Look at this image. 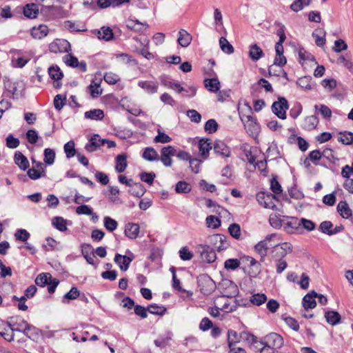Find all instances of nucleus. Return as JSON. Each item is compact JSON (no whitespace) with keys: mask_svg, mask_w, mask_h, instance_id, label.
Listing matches in <instances>:
<instances>
[{"mask_svg":"<svg viewBox=\"0 0 353 353\" xmlns=\"http://www.w3.org/2000/svg\"><path fill=\"white\" fill-rule=\"evenodd\" d=\"M198 285L204 295L211 294L216 289L215 282L207 274L199 276Z\"/></svg>","mask_w":353,"mask_h":353,"instance_id":"nucleus-1","label":"nucleus"},{"mask_svg":"<svg viewBox=\"0 0 353 353\" xmlns=\"http://www.w3.org/2000/svg\"><path fill=\"white\" fill-rule=\"evenodd\" d=\"M289 105L285 97H279L278 101H274L272 105V111L281 119H286V110H288Z\"/></svg>","mask_w":353,"mask_h":353,"instance_id":"nucleus-2","label":"nucleus"},{"mask_svg":"<svg viewBox=\"0 0 353 353\" xmlns=\"http://www.w3.org/2000/svg\"><path fill=\"white\" fill-rule=\"evenodd\" d=\"M196 252L200 254L201 259L208 263H213L216 259V254L214 250L207 245H198Z\"/></svg>","mask_w":353,"mask_h":353,"instance_id":"nucleus-3","label":"nucleus"},{"mask_svg":"<svg viewBox=\"0 0 353 353\" xmlns=\"http://www.w3.org/2000/svg\"><path fill=\"white\" fill-rule=\"evenodd\" d=\"M70 43L65 39H57L50 43L49 50L53 53H64L70 50Z\"/></svg>","mask_w":353,"mask_h":353,"instance_id":"nucleus-4","label":"nucleus"},{"mask_svg":"<svg viewBox=\"0 0 353 353\" xmlns=\"http://www.w3.org/2000/svg\"><path fill=\"white\" fill-rule=\"evenodd\" d=\"M276 199V195H274L272 193L265 194L263 192H261L256 194L257 201L265 208L274 210L276 206L272 201V199Z\"/></svg>","mask_w":353,"mask_h":353,"instance_id":"nucleus-5","label":"nucleus"},{"mask_svg":"<svg viewBox=\"0 0 353 353\" xmlns=\"http://www.w3.org/2000/svg\"><path fill=\"white\" fill-rule=\"evenodd\" d=\"M175 148L172 145H168L161 149L159 159L165 166L170 167L172 165V157L175 156Z\"/></svg>","mask_w":353,"mask_h":353,"instance_id":"nucleus-6","label":"nucleus"},{"mask_svg":"<svg viewBox=\"0 0 353 353\" xmlns=\"http://www.w3.org/2000/svg\"><path fill=\"white\" fill-rule=\"evenodd\" d=\"M127 252L129 254V256L121 255L120 254H116L114 256V261L122 271H126L128 269L130 263L134 259L132 252L130 250H128Z\"/></svg>","mask_w":353,"mask_h":353,"instance_id":"nucleus-7","label":"nucleus"},{"mask_svg":"<svg viewBox=\"0 0 353 353\" xmlns=\"http://www.w3.org/2000/svg\"><path fill=\"white\" fill-rule=\"evenodd\" d=\"M105 144L104 139H101L99 134H94L85 144V149L88 152H93L99 150Z\"/></svg>","mask_w":353,"mask_h":353,"instance_id":"nucleus-8","label":"nucleus"},{"mask_svg":"<svg viewBox=\"0 0 353 353\" xmlns=\"http://www.w3.org/2000/svg\"><path fill=\"white\" fill-rule=\"evenodd\" d=\"M242 259L248 263L250 268L248 272V275L252 278L256 277L261 272V265L260 263H259L254 258L249 256H244Z\"/></svg>","mask_w":353,"mask_h":353,"instance_id":"nucleus-9","label":"nucleus"},{"mask_svg":"<svg viewBox=\"0 0 353 353\" xmlns=\"http://www.w3.org/2000/svg\"><path fill=\"white\" fill-rule=\"evenodd\" d=\"M8 323L14 330V332H23L28 323L21 316H14L9 318Z\"/></svg>","mask_w":353,"mask_h":353,"instance_id":"nucleus-10","label":"nucleus"},{"mask_svg":"<svg viewBox=\"0 0 353 353\" xmlns=\"http://www.w3.org/2000/svg\"><path fill=\"white\" fill-rule=\"evenodd\" d=\"M276 236V234H271L268 235L264 240L261 241L254 246L255 251L258 252L261 256V257L265 256L267 255L268 250L273 246V245H268L267 241H270L272 238Z\"/></svg>","mask_w":353,"mask_h":353,"instance_id":"nucleus-11","label":"nucleus"},{"mask_svg":"<svg viewBox=\"0 0 353 353\" xmlns=\"http://www.w3.org/2000/svg\"><path fill=\"white\" fill-rule=\"evenodd\" d=\"M265 340V344L274 350L281 348L283 345V338L276 333H270L266 336Z\"/></svg>","mask_w":353,"mask_h":353,"instance_id":"nucleus-12","label":"nucleus"},{"mask_svg":"<svg viewBox=\"0 0 353 353\" xmlns=\"http://www.w3.org/2000/svg\"><path fill=\"white\" fill-rule=\"evenodd\" d=\"M126 28L136 32L143 33L146 30L149 26L146 23H141L139 20L129 19L126 21Z\"/></svg>","mask_w":353,"mask_h":353,"instance_id":"nucleus-13","label":"nucleus"},{"mask_svg":"<svg viewBox=\"0 0 353 353\" xmlns=\"http://www.w3.org/2000/svg\"><path fill=\"white\" fill-rule=\"evenodd\" d=\"M316 296L317 293L312 290L303 296L302 304L305 310L313 309L316 306V302L314 299Z\"/></svg>","mask_w":353,"mask_h":353,"instance_id":"nucleus-14","label":"nucleus"},{"mask_svg":"<svg viewBox=\"0 0 353 353\" xmlns=\"http://www.w3.org/2000/svg\"><path fill=\"white\" fill-rule=\"evenodd\" d=\"M138 85L150 94L157 93L159 88V83L154 81H140Z\"/></svg>","mask_w":353,"mask_h":353,"instance_id":"nucleus-15","label":"nucleus"},{"mask_svg":"<svg viewBox=\"0 0 353 353\" xmlns=\"http://www.w3.org/2000/svg\"><path fill=\"white\" fill-rule=\"evenodd\" d=\"M49 32L48 27L43 24L34 26L31 29V35L37 39H41L46 37Z\"/></svg>","mask_w":353,"mask_h":353,"instance_id":"nucleus-16","label":"nucleus"},{"mask_svg":"<svg viewBox=\"0 0 353 353\" xmlns=\"http://www.w3.org/2000/svg\"><path fill=\"white\" fill-rule=\"evenodd\" d=\"M213 149L216 154H220L223 157H228L230 155V148L222 141H215Z\"/></svg>","mask_w":353,"mask_h":353,"instance_id":"nucleus-17","label":"nucleus"},{"mask_svg":"<svg viewBox=\"0 0 353 353\" xmlns=\"http://www.w3.org/2000/svg\"><path fill=\"white\" fill-rule=\"evenodd\" d=\"M177 42L183 48H187L192 40V35L184 29H181L178 33Z\"/></svg>","mask_w":353,"mask_h":353,"instance_id":"nucleus-18","label":"nucleus"},{"mask_svg":"<svg viewBox=\"0 0 353 353\" xmlns=\"http://www.w3.org/2000/svg\"><path fill=\"white\" fill-rule=\"evenodd\" d=\"M248 55L252 61H256L264 56V52L256 43H252L249 46Z\"/></svg>","mask_w":353,"mask_h":353,"instance_id":"nucleus-19","label":"nucleus"},{"mask_svg":"<svg viewBox=\"0 0 353 353\" xmlns=\"http://www.w3.org/2000/svg\"><path fill=\"white\" fill-rule=\"evenodd\" d=\"M215 247L218 251H222L227 249L229 246V242L227 237L221 234H216L213 236Z\"/></svg>","mask_w":353,"mask_h":353,"instance_id":"nucleus-20","label":"nucleus"},{"mask_svg":"<svg viewBox=\"0 0 353 353\" xmlns=\"http://www.w3.org/2000/svg\"><path fill=\"white\" fill-rule=\"evenodd\" d=\"M124 233L127 237L135 239L139 233V225L137 223H128L125 226Z\"/></svg>","mask_w":353,"mask_h":353,"instance_id":"nucleus-21","label":"nucleus"},{"mask_svg":"<svg viewBox=\"0 0 353 353\" xmlns=\"http://www.w3.org/2000/svg\"><path fill=\"white\" fill-rule=\"evenodd\" d=\"M14 163L22 170H26L30 165L29 161L26 156L20 151H17L14 156Z\"/></svg>","mask_w":353,"mask_h":353,"instance_id":"nucleus-22","label":"nucleus"},{"mask_svg":"<svg viewBox=\"0 0 353 353\" xmlns=\"http://www.w3.org/2000/svg\"><path fill=\"white\" fill-rule=\"evenodd\" d=\"M319 123V119L315 115L306 117L302 123V128L305 130H312L315 129Z\"/></svg>","mask_w":353,"mask_h":353,"instance_id":"nucleus-23","label":"nucleus"},{"mask_svg":"<svg viewBox=\"0 0 353 353\" xmlns=\"http://www.w3.org/2000/svg\"><path fill=\"white\" fill-rule=\"evenodd\" d=\"M41 331L36 327L28 323L27 326L23 331V334L32 341H37Z\"/></svg>","mask_w":353,"mask_h":353,"instance_id":"nucleus-24","label":"nucleus"},{"mask_svg":"<svg viewBox=\"0 0 353 353\" xmlns=\"http://www.w3.org/2000/svg\"><path fill=\"white\" fill-rule=\"evenodd\" d=\"M198 148L201 156L206 159L209 156V151L212 149L211 143L208 139H201L198 143Z\"/></svg>","mask_w":353,"mask_h":353,"instance_id":"nucleus-25","label":"nucleus"},{"mask_svg":"<svg viewBox=\"0 0 353 353\" xmlns=\"http://www.w3.org/2000/svg\"><path fill=\"white\" fill-rule=\"evenodd\" d=\"M146 190L141 183H132L128 192L135 197L140 198L145 194Z\"/></svg>","mask_w":353,"mask_h":353,"instance_id":"nucleus-26","label":"nucleus"},{"mask_svg":"<svg viewBox=\"0 0 353 353\" xmlns=\"http://www.w3.org/2000/svg\"><path fill=\"white\" fill-rule=\"evenodd\" d=\"M142 157L148 161H154L159 159L158 152L152 147H147L144 148L142 153Z\"/></svg>","mask_w":353,"mask_h":353,"instance_id":"nucleus-27","label":"nucleus"},{"mask_svg":"<svg viewBox=\"0 0 353 353\" xmlns=\"http://www.w3.org/2000/svg\"><path fill=\"white\" fill-rule=\"evenodd\" d=\"M0 335L6 341H12L14 340V330L10 325L0 324Z\"/></svg>","mask_w":353,"mask_h":353,"instance_id":"nucleus-28","label":"nucleus"},{"mask_svg":"<svg viewBox=\"0 0 353 353\" xmlns=\"http://www.w3.org/2000/svg\"><path fill=\"white\" fill-rule=\"evenodd\" d=\"M259 87L264 88L266 92H273L272 85L266 79L261 78L258 81L256 84H254L251 86V94H254V93L256 92Z\"/></svg>","mask_w":353,"mask_h":353,"instance_id":"nucleus-29","label":"nucleus"},{"mask_svg":"<svg viewBox=\"0 0 353 353\" xmlns=\"http://www.w3.org/2000/svg\"><path fill=\"white\" fill-rule=\"evenodd\" d=\"M39 13V8L36 3L27 4L23 8V14L30 19H34Z\"/></svg>","mask_w":353,"mask_h":353,"instance_id":"nucleus-30","label":"nucleus"},{"mask_svg":"<svg viewBox=\"0 0 353 353\" xmlns=\"http://www.w3.org/2000/svg\"><path fill=\"white\" fill-rule=\"evenodd\" d=\"M97 37L99 39L109 41L114 38V34L110 27L103 26L101 30L97 31Z\"/></svg>","mask_w":353,"mask_h":353,"instance_id":"nucleus-31","label":"nucleus"},{"mask_svg":"<svg viewBox=\"0 0 353 353\" xmlns=\"http://www.w3.org/2000/svg\"><path fill=\"white\" fill-rule=\"evenodd\" d=\"M204 85L211 92H216L220 89V82L217 78L205 79Z\"/></svg>","mask_w":353,"mask_h":353,"instance_id":"nucleus-32","label":"nucleus"},{"mask_svg":"<svg viewBox=\"0 0 353 353\" xmlns=\"http://www.w3.org/2000/svg\"><path fill=\"white\" fill-rule=\"evenodd\" d=\"M337 210L344 219H348L352 216V210L345 201H341L337 205Z\"/></svg>","mask_w":353,"mask_h":353,"instance_id":"nucleus-33","label":"nucleus"},{"mask_svg":"<svg viewBox=\"0 0 353 353\" xmlns=\"http://www.w3.org/2000/svg\"><path fill=\"white\" fill-rule=\"evenodd\" d=\"M312 78L310 76H304L298 79L296 84L302 89L310 90L313 89Z\"/></svg>","mask_w":353,"mask_h":353,"instance_id":"nucleus-34","label":"nucleus"},{"mask_svg":"<svg viewBox=\"0 0 353 353\" xmlns=\"http://www.w3.org/2000/svg\"><path fill=\"white\" fill-rule=\"evenodd\" d=\"M325 318L329 324L335 325L340 322L341 317L337 312L328 311L325 313Z\"/></svg>","mask_w":353,"mask_h":353,"instance_id":"nucleus-35","label":"nucleus"},{"mask_svg":"<svg viewBox=\"0 0 353 353\" xmlns=\"http://www.w3.org/2000/svg\"><path fill=\"white\" fill-rule=\"evenodd\" d=\"M301 226V219L296 217H291L290 220L285 224V230L289 233H292L294 230H299Z\"/></svg>","mask_w":353,"mask_h":353,"instance_id":"nucleus-36","label":"nucleus"},{"mask_svg":"<svg viewBox=\"0 0 353 353\" xmlns=\"http://www.w3.org/2000/svg\"><path fill=\"white\" fill-rule=\"evenodd\" d=\"M127 165V157L125 154H119L116 157L115 170L118 172H124Z\"/></svg>","mask_w":353,"mask_h":353,"instance_id":"nucleus-37","label":"nucleus"},{"mask_svg":"<svg viewBox=\"0 0 353 353\" xmlns=\"http://www.w3.org/2000/svg\"><path fill=\"white\" fill-rule=\"evenodd\" d=\"M85 118L91 120H102L104 117L103 111L100 109H94L87 111L84 114Z\"/></svg>","mask_w":353,"mask_h":353,"instance_id":"nucleus-38","label":"nucleus"},{"mask_svg":"<svg viewBox=\"0 0 353 353\" xmlns=\"http://www.w3.org/2000/svg\"><path fill=\"white\" fill-rule=\"evenodd\" d=\"M338 141L341 142L344 145H351L353 143V132L344 131L339 132Z\"/></svg>","mask_w":353,"mask_h":353,"instance_id":"nucleus-39","label":"nucleus"},{"mask_svg":"<svg viewBox=\"0 0 353 353\" xmlns=\"http://www.w3.org/2000/svg\"><path fill=\"white\" fill-rule=\"evenodd\" d=\"M52 225L61 232L67 230L66 220L61 216H55L52 220Z\"/></svg>","mask_w":353,"mask_h":353,"instance_id":"nucleus-40","label":"nucleus"},{"mask_svg":"<svg viewBox=\"0 0 353 353\" xmlns=\"http://www.w3.org/2000/svg\"><path fill=\"white\" fill-rule=\"evenodd\" d=\"M275 51L276 57L274 60V65L282 67L285 65L287 62L286 58L283 55V48H275Z\"/></svg>","mask_w":353,"mask_h":353,"instance_id":"nucleus-41","label":"nucleus"},{"mask_svg":"<svg viewBox=\"0 0 353 353\" xmlns=\"http://www.w3.org/2000/svg\"><path fill=\"white\" fill-rule=\"evenodd\" d=\"M148 310L150 314L163 316L165 314L167 308L165 306L153 303L148 305Z\"/></svg>","mask_w":353,"mask_h":353,"instance_id":"nucleus-42","label":"nucleus"},{"mask_svg":"<svg viewBox=\"0 0 353 353\" xmlns=\"http://www.w3.org/2000/svg\"><path fill=\"white\" fill-rule=\"evenodd\" d=\"M240 341H241V339L239 337V334L232 330H228V342L229 347L236 346V344Z\"/></svg>","mask_w":353,"mask_h":353,"instance_id":"nucleus-43","label":"nucleus"},{"mask_svg":"<svg viewBox=\"0 0 353 353\" xmlns=\"http://www.w3.org/2000/svg\"><path fill=\"white\" fill-rule=\"evenodd\" d=\"M277 251L276 256L283 258L288 253L292 251V246L290 243H283L279 248H276Z\"/></svg>","mask_w":353,"mask_h":353,"instance_id":"nucleus-44","label":"nucleus"},{"mask_svg":"<svg viewBox=\"0 0 353 353\" xmlns=\"http://www.w3.org/2000/svg\"><path fill=\"white\" fill-rule=\"evenodd\" d=\"M48 74L52 79L59 81L63 77V72L57 65H52L48 68Z\"/></svg>","mask_w":353,"mask_h":353,"instance_id":"nucleus-45","label":"nucleus"},{"mask_svg":"<svg viewBox=\"0 0 353 353\" xmlns=\"http://www.w3.org/2000/svg\"><path fill=\"white\" fill-rule=\"evenodd\" d=\"M64 152L65 153V155H66V157L68 159H70L73 157H74L75 155H77V152H76V150H75V143L74 142V141L71 140L68 142H67L65 145H64Z\"/></svg>","mask_w":353,"mask_h":353,"instance_id":"nucleus-46","label":"nucleus"},{"mask_svg":"<svg viewBox=\"0 0 353 353\" xmlns=\"http://www.w3.org/2000/svg\"><path fill=\"white\" fill-rule=\"evenodd\" d=\"M219 45L221 50L228 54H232L234 51L233 46L223 37L220 38Z\"/></svg>","mask_w":353,"mask_h":353,"instance_id":"nucleus-47","label":"nucleus"},{"mask_svg":"<svg viewBox=\"0 0 353 353\" xmlns=\"http://www.w3.org/2000/svg\"><path fill=\"white\" fill-rule=\"evenodd\" d=\"M52 278V275L50 273H41L39 274L35 279V283L41 287H44L48 283V281Z\"/></svg>","mask_w":353,"mask_h":353,"instance_id":"nucleus-48","label":"nucleus"},{"mask_svg":"<svg viewBox=\"0 0 353 353\" xmlns=\"http://www.w3.org/2000/svg\"><path fill=\"white\" fill-rule=\"evenodd\" d=\"M80 295V292L76 287H72L70 290L65 294V295L63 297L62 302L65 303H68V301L67 300H74Z\"/></svg>","mask_w":353,"mask_h":353,"instance_id":"nucleus-49","label":"nucleus"},{"mask_svg":"<svg viewBox=\"0 0 353 353\" xmlns=\"http://www.w3.org/2000/svg\"><path fill=\"white\" fill-rule=\"evenodd\" d=\"M295 139H296L297 140V145L299 146V148L303 152L306 151L309 146V144L307 142V141L305 140L301 137H296L295 135H291L290 137L289 138V141L290 143H292L293 140H294Z\"/></svg>","mask_w":353,"mask_h":353,"instance_id":"nucleus-50","label":"nucleus"},{"mask_svg":"<svg viewBox=\"0 0 353 353\" xmlns=\"http://www.w3.org/2000/svg\"><path fill=\"white\" fill-rule=\"evenodd\" d=\"M44 162L47 165H52L55 159V152L50 148H46L44 150Z\"/></svg>","mask_w":353,"mask_h":353,"instance_id":"nucleus-51","label":"nucleus"},{"mask_svg":"<svg viewBox=\"0 0 353 353\" xmlns=\"http://www.w3.org/2000/svg\"><path fill=\"white\" fill-rule=\"evenodd\" d=\"M104 227L109 232L114 231L118 226V223L110 216H105L103 219Z\"/></svg>","mask_w":353,"mask_h":353,"instance_id":"nucleus-52","label":"nucleus"},{"mask_svg":"<svg viewBox=\"0 0 353 353\" xmlns=\"http://www.w3.org/2000/svg\"><path fill=\"white\" fill-rule=\"evenodd\" d=\"M205 221L207 226L213 229L218 228L221 225V220L213 215L208 216Z\"/></svg>","mask_w":353,"mask_h":353,"instance_id":"nucleus-53","label":"nucleus"},{"mask_svg":"<svg viewBox=\"0 0 353 353\" xmlns=\"http://www.w3.org/2000/svg\"><path fill=\"white\" fill-rule=\"evenodd\" d=\"M175 190L177 193H188L191 191V187L187 182L180 181L176 184Z\"/></svg>","mask_w":353,"mask_h":353,"instance_id":"nucleus-54","label":"nucleus"},{"mask_svg":"<svg viewBox=\"0 0 353 353\" xmlns=\"http://www.w3.org/2000/svg\"><path fill=\"white\" fill-rule=\"evenodd\" d=\"M30 236V233L25 229H19L14 233V237L17 241L26 242Z\"/></svg>","mask_w":353,"mask_h":353,"instance_id":"nucleus-55","label":"nucleus"},{"mask_svg":"<svg viewBox=\"0 0 353 353\" xmlns=\"http://www.w3.org/2000/svg\"><path fill=\"white\" fill-rule=\"evenodd\" d=\"M267 300V296L264 294H255L250 296V301L256 305H261Z\"/></svg>","mask_w":353,"mask_h":353,"instance_id":"nucleus-56","label":"nucleus"},{"mask_svg":"<svg viewBox=\"0 0 353 353\" xmlns=\"http://www.w3.org/2000/svg\"><path fill=\"white\" fill-rule=\"evenodd\" d=\"M230 234L235 239H239L241 236V227L237 223H232L228 228Z\"/></svg>","mask_w":353,"mask_h":353,"instance_id":"nucleus-57","label":"nucleus"},{"mask_svg":"<svg viewBox=\"0 0 353 353\" xmlns=\"http://www.w3.org/2000/svg\"><path fill=\"white\" fill-rule=\"evenodd\" d=\"M172 141V138L164 132H161L158 130V134L154 137V143H167Z\"/></svg>","mask_w":353,"mask_h":353,"instance_id":"nucleus-58","label":"nucleus"},{"mask_svg":"<svg viewBox=\"0 0 353 353\" xmlns=\"http://www.w3.org/2000/svg\"><path fill=\"white\" fill-rule=\"evenodd\" d=\"M140 179L142 181L149 184L152 185L154 182V178L156 177V174L154 172H143L140 173Z\"/></svg>","mask_w":353,"mask_h":353,"instance_id":"nucleus-59","label":"nucleus"},{"mask_svg":"<svg viewBox=\"0 0 353 353\" xmlns=\"http://www.w3.org/2000/svg\"><path fill=\"white\" fill-rule=\"evenodd\" d=\"M322 86L327 91L331 92L337 85L334 79H325L321 81Z\"/></svg>","mask_w":353,"mask_h":353,"instance_id":"nucleus-60","label":"nucleus"},{"mask_svg":"<svg viewBox=\"0 0 353 353\" xmlns=\"http://www.w3.org/2000/svg\"><path fill=\"white\" fill-rule=\"evenodd\" d=\"M204 128L207 132L209 134H212L217 130L218 123L213 119H209L206 121Z\"/></svg>","mask_w":353,"mask_h":353,"instance_id":"nucleus-61","label":"nucleus"},{"mask_svg":"<svg viewBox=\"0 0 353 353\" xmlns=\"http://www.w3.org/2000/svg\"><path fill=\"white\" fill-rule=\"evenodd\" d=\"M66 101V97H63L61 94H57L54 99V106L56 110H61L65 105Z\"/></svg>","mask_w":353,"mask_h":353,"instance_id":"nucleus-62","label":"nucleus"},{"mask_svg":"<svg viewBox=\"0 0 353 353\" xmlns=\"http://www.w3.org/2000/svg\"><path fill=\"white\" fill-rule=\"evenodd\" d=\"M314 108L316 110L319 109L320 113L323 117V118L330 119L332 117V111L331 110L325 105L321 104L320 105H315Z\"/></svg>","mask_w":353,"mask_h":353,"instance_id":"nucleus-63","label":"nucleus"},{"mask_svg":"<svg viewBox=\"0 0 353 353\" xmlns=\"http://www.w3.org/2000/svg\"><path fill=\"white\" fill-rule=\"evenodd\" d=\"M26 138L30 144H35L39 139V135L35 130L30 129L27 131Z\"/></svg>","mask_w":353,"mask_h":353,"instance_id":"nucleus-64","label":"nucleus"}]
</instances>
